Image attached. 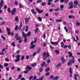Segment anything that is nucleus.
I'll return each instance as SVG.
<instances>
[{
  "label": "nucleus",
  "instance_id": "c756f323",
  "mask_svg": "<svg viewBox=\"0 0 80 80\" xmlns=\"http://www.w3.org/2000/svg\"><path fill=\"white\" fill-rule=\"evenodd\" d=\"M38 20L39 22H41L42 20V18L41 17H38Z\"/></svg>",
  "mask_w": 80,
  "mask_h": 80
},
{
  "label": "nucleus",
  "instance_id": "ea45409f",
  "mask_svg": "<svg viewBox=\"0 0 80 80\" xmlns=\"http://www.w3.org/2000/svg\"><path fill=\"white\" fill-rule=\"evenodd\" d=\"M20 59L17 58L15 61V62H18L20 61Z\"/></svg>",
  "mask_w": 80,
  "mask_h": 80
},
{
  "label": "nucleus",
  "instance_id": "0eeeda50",
  "mask_svg": "<svg viewBox=\"0 0 80 80\" xmlns=\"http://www.w3.org/2000/svg\"><path fill=\"white\" fill-rule=\"evenodd\" d=\"M28 69V70H30L32 69V67H30V66H27L25 68V70H27Z\"/></svg>",
  "mask_w": 80,
  "mask_h": 80
},
{
  "label": "nucleus",
  "instance_id": "7c9ffc66",
  "mask_svg": "<svg viewBox=\"0 0 80 80\" xmlns=\"http://www.w3.org/2000/svg\"><path fill=\"white\" fill-rule=\"evenodd\" d=\"M8 11L9 13H11V11H10V8H8Z\"/></svg>",
  "mask_w": 80,
  "mask_h": 80
},
{
  "label": "nucleus",
  "instance_id": "473e14b6",
  "mask_svg": "<svg viewBox=\"0 0 80 80\" xmlns=\"http://www.w3.org/2000/svg\"><path fill=\"white\" fill-rule=\"evenodd\" d=\"M55 52L57 54H58V53H59L60 52V51H59V50H55Z\"/></svg>",
  "mask_w": 80,
  "mask_h": 80
},
{
  "label": "nucleus",
  "instance_id": "4c0bfd02",
  "mask_svg": "<svg viewBox=\"0 0 80 80\" xmlns=\"http://www.w3.org/2000/svg\"><path fill=\"white\" fill-rule=\"evenodd\" d=\"M76 25L78 27H79V26H80V22H76Z\"/></svg>",
  "mask_w": 80,
  "mask_h": 80
},
{
  "label": "nucleus",
  "instance_id": "79ce46f5",
  "mask_svg": "<svg viewBox=\"0 0 80 80\" xmlns=\"http://www.w3.org/2000/svg\"><path fill=\"white\" fill-rule=\"evenodd\" d=\"M60 7L61 9H63V8H64V6H63V4H62L61 5Z\"/></svg>",
  "mask_w": 80,
  "mask_h": 80
},
{
  "label": "nucleus",
  "instance_id": "a18cd8bd",
  "mask_svg": "<svg viewBox=\"0 0 80 80\" xmlns=\"http://www.w3.org/2000/svg\"><path fill=\"white\" fill-rule=\"evenodd\" d=\"M50 70V68H47L46 69L45 72H48Z\"/></svg>",
  "mask_w": 80,
  "mask_h": 80
},
{
  "label": "nucleus",
  "instance_id": "603ef678",
  "mask_svg": "<svg viewBox=\"0 0 80 80\" xmlns=\"http://www.w3.org/2000/svg\"><path fill=\"white\" fill-rule=\"evenodd\" d=\"M62 61L61 62V63L62 64H63V63H64V62H65V59H64L63 60H62Z\"/></svg>",
  "mask_w": 80,
  "mask_h": 80
},
{
  "label": "nucleus",
  "instance_id": "7ed1b4c3",
  "mask_svg": "<svg viewBox=\"0 0 80 80\" xmlns=\"http://www.w3.org/2000/svg\"><path fill=\"white\" fill-rule=\"evenodd\" d=\"M16 11H17V9H16V8H13L12 10L11 11V14L14 15V14L15 13V12H16Z\"/></svg>",
  "mask_w": 80,
  "mask_h": 80
},
{
  "label": "nucleus",
  "instance_id": "bb28decb",
  "mask_svg": "<svg viewBox=\"0 0 80 80\" xmlns=\"http://www.w3.org/2000/svg\"><path fill=\"white\" fill-rule=\"evenodd\" d=\"M20 55H18L16 56L17 58H18V59H20Z\"/></svg>",
  "mask_w": 80,
  "mask_h": 80
},
{
  "label": "nucleus",
  "instance_id": "4d7b16f0",
  "mask_svg": "<svg viewBox=\"0 0 80 80\" xmlns=\"http://www.w3.org/2000/svg\"><path fill=\"white\" fill-rule=\"evenodd\" d=\"M36 79H37V76L36 75H35L34 76V78L32 79V80H36Z\"/></svg>",
  "mask_w": 80,
  "mask_h": 80
},
{
  "label": "nucleus",
  "instance_id": "c85d7f7f",
  "mask_svg": "<svg viewBox=\"0 0 80 80\" xmlns=\"http://www.w3.org/2000/svg\"><path fill=\"white\" fill-rule=\"evenodd\" d=\"M30 34H31V32L29 31L28 33L27 34V37H29V36L30 35Z\"/></svg>",
  "mask_w": 80,
  "mask_h": 80
},
{
  "label": "nucleus",
  "instance_id": "3c124183",
  "mask_svg": "<svg viewBox=\"0 0 80 80\" xmlns=\"http://www.w3.org/2000/svg\"><path fill=\"white\" fill-rule=\"evenodd\" d=\"M78 2H77V1H75L74 2V5H77L78 4Z\"/></svg>",
  "mask_w": 80,
  "mask_h": 80
},
{
  "label": "nucleus",
  "instance_id": "b1692460",
  "mask_svg": "<svg viewBox=\"0 0 80 80\" xmlns=\"http://www.w3.org/2000/svg\"><path fill=\"white\" fill-rule=\"evenodd\" d=\"M40 51H41V48H38L37 52L40 53Z\"/></svg>",
  "mask_w": 80,
  "mask_h": 80
},
{
  "label": "nucleus",
  "instance_id": "9b49d317",
  "mask_svg": "<svg viewBox=\"0 0 80 80\" xmlns=\"http://www.w3.org/2000/svg\"><path fill=\"white\" fill-rule=\"evenodd\" d=\"M69 18L71 19V18H72V19H75V16L73 15H70L68 16Z\"/></svg>",
  "mask_w": 80,
  "mask_h": 80
},
{
  "label": "nucleus",
  "instance_id": "9d476101",
  "mask_svg": "<svg viewBox=\"0 0 80 80\" xmlns=\"http://www.w3.org/2000/svg\"><path fill=\"white\" fill-rule=\"evenodd\" d=\"M51 44H52V45H54V44H55V45H58V41L57 42H53V41H51Z\"/></svg>",
  "mask_w": 80,
  "mask_h": 80
},
{
  "label": "nucleus",
  "instance_id": "dca6fc26",
  "mask_svg": "<svg viewBox=\"0 0 80 80\" xmlns=\"http://www.w3.org/2000/svg\"><path fill=\"white\" fill-rule=\"evenodd\" d=\"M61 63H59L57 66V68H59V67H61Z\"/></svg>",
  "mask_w": 80,
  "mask_h": 80
},
{
  "label": "nucleus",
  "instance_id": "412c9836",
  "mask_svg": "<svg viewBox=\"0 0 80 80\" xmlns=\"http://www.w3.org/2000/svg\"><path fill=\"white\" fill-rule=\"evenodd\" d=\"M15 20L16 22H18V16H16L15 17Z\"/></svg>",
  "mask_w": 80,
  "mask_h": 80
},
{
  "label": "nucleus",
  "instance_id": "20e7f679",
  "mask_svg": "<svg viewBox=\"0 0 80 80\" xmlns=\"http://www.w3.org/2000/svg\"><path fill=\"white\" fill-rule=\"evenodd\" d=\"M6 29L8 35L9 36L11 35V32H10V29L8 28H7Z\"/></svg>",
  "mask_w": 80,
  "mask_h": 80
},
{
  "label": "nucleus",
  "instance_id": "72a5a7b5",
  "mask_svg": "<svg viewBox=\"0 0 80 80\" xmlns=\"http://www.w3.org/2000/svg\"><path fill=\"white\" fill-rule=\"evenodd\" d=\"M36 65H37L36 63H33V64H31V66L32 67H35V66H36Z\"/></svg>",
  "mask_w": 80,
  "mask_h": 80
},
{
  "label": "nucleus",
  "instance_id": "864d4df0",
  "mask_svg": "<svg viewBox=\"0 0 80 80\" xmlns=\"http://www.w3.org/2000/svg\"><path fill=\"white\" fill-rule=\"evenodd\" d=\"M24 60V56L22 55L21 57V60Z\"/></svg>",
  "mask_w": 80,
  "mask_h": 80
},
{
  "label": "nucleus",
  "instance_id": "f8f14e48",
  "mask_svg": "<svg viewBox=\"0 0 80 80\" xmlns=\"http://www.w3.org/2000/svg\"><path fill=\"white\" fill-rule=\"evenodd\" d=\"M46 65V63L45 62H43L41 65L42 67H44Z\"/></svg>",
  "mask_w": 80,
  "mask_h": 80
},
{
  "label": "nucleus",
  "instance_id": "cd10ccee",
  "mask_svg": "<svg viewBox=\"0 0 80 80\" xmlns=\"http://www.w3.org/2000/svg\"><path fill=\"white\" fill-rule=\"evenodd\" d=\"M77 77H78V75H77V74L75 75L74 76V78L75 80H78V79L77 78Z\"/></svg>",
  "mask_w": 80,
  "mask_h": 80
},
{
  "label": "nucleus",
  "instance_id": "39448f33",
  "mask_svg": "<svg viewBox=\"0 0 80 80\" xmlns=\"http://www.w3.org/2000/svg\"><path fill=\"white\" fill-rule=\"evenodd\" d=\"M36 10L38 13H43V10H40L38 8H36Z\"/></svg>",
  "mask_w": 80,
  "mask_h": 80
},
{
  "label": "nucleus",
  "instance_id": "5fc2aeb1",
  "mask_svg": "<svg viewBox=\"0 0 80 80\" xmlns=\"http://www.w3.org/2000/svg\"><path fill=\"white\" fill-rule=\"evenodd\" d=\"M12 46H13V47H15V42H12Z\"/></svg>",
  "mask_w": 80,
  "mask_h": 80
},
{
  "label": "nucleus",
  "instance_id": "5701e85b",
  "mask_svg": "<svg viewBox=\"0 0 80 80\" xmlns=\"http://www.w3.org/2000/svg\"><path fill=\"white\" fill-rule=\"evenodd\" d=\"M18 26H16L14 30L16 31H17V30H18Z\"/></svg>",
  "mask_w": 80,
  "mask_h": 80
},
{
  "label": "nucleus",
  "instance_id": "393cba45",
  "mask_svg": "<svg viewBox=\"0 0 80 80\" xmlns=\"http://www.w3.org/2000/svg\"><path fill=\"white\" fill-rule=\"evenodd\" d=\"M70 62L71 63H73L74 62H75V60H74L73 59H71L70 60Z\"/></svg>",
  "mask_w": 80,
  "mask_h": 80
},
{
  "label": "nucleus",
  "instance_id": "680f3d73",
  "mask_svg": "<svg viewBox=\"0 0 80 80\" xmlns=\"http://www.w3.org/2000/svg\"><path fill=\"white\" fill-rule=\"evenodd\" d=\"M20 50L18 49V51L16 52V53L18 54H19L20 53Z\"/></svg>",
  "mask_w": 80,
  "mask_h": 80
},
{
  "label": "nucleus",
  "instance_id": "0e129e2a",
  "mask_svg": "<svg viewBox=\"0 0 80 80\" xmlns=\"http://www.w3.org/2000/svg\"><path fill=\"white\" fill-rule=\"evenodd\" d=\"M60 10V8H59L57 9H55L54 10V11H58V10Z\"/></svg>",
  "mask_w": 80,
  "mask_h": 80
},
{
  "label": "nucleus",
  "instance_id": "a878e982",
  "mask_svg": "<svg viewBox=\"0 0 80 80\" xmlns=\"http://www.w3.org/2000/svg\"><path fill=\"white\" fill-rule=\"evenodd\" d=\"M38 28H36L35 31V33L36 34L37 33V32H38Z\"/></svg>",
  "mask_w": 80,
  "mask_h": 80
},
{
  "label": "nucleus",
  "instance_id": "a19ab883",
  "mask_svg": "<svg viewBox=\"0 0 80 80\" xmlns=\"http://www.w3.org/2000/svg\"><path fill=\"white\" fill-rule=\"evenodd\" d=\"M28 27L27 26L26 27V29H25V32H27L28 31Z\"/></svg>",
  "mask_w": 80,
  "mask_h": 80
},
{
  "label": "nucleus",
  "instance_id": "c9c22d12",
  "mask_svg": "<svg viewBox=\"0 0 80 80\" xmlns=\"http://www.w3.org/2000/svg\"><path fill=\"white\" fill-rule=\"evenodd\" d=\"M73 2H70L68 3L69 5H70V6L73 5Z\"/></svg>",
  "mask_w": 80,
  "mask_h": 80
},
{
  "label": "nucleus",
  "instance_id": "69168bd1",
  "mask_svg": "<svg viewBox=\"0 0 80 80\" xmlns=\"http://www.w3.org/2000/svg\"><path fill=\"white\" fill-rule=\"evenodd\" d=\"M0 68H3V66H2V65L0 64Z\"/></svg>",
  "mask_w": 80,
  "mask_h": 80
},
{
  "label": "nucleus",
  "instance_id": "de8ad7c7",
  "mask_svg": "<svg viewBox=\"0 0 80 80\" xmlns=\"http://www.w3.org/2000/svg\"><path fill=\"white\" fill-rule=\"evenodd\" d=\"M53 75H51L49 77V79L50 80H52V78L53 79Z\"/></svg>",
  "mask_w": 80,
  "mask_h": 80
},
{
  "label": "nucleus",
  "instance_id": "49530a36",
  "mask_svg": "<svg viewBox=\"0 0 80 80\" xmlns=\"http://www.w3.org/2000/svg\"><path fill=\"white\" fill-rule=\"evenodd\" d=\"M8 64L5 63L4 64V66L5 67H8Z\"/></svg>",
  "mask_w": 80,
  "mask_h": 80
},
{
  "label": "nucleus",
  "instance_id": "e2e57ef3",
  "mask_svg": "<svg viewBox=\"0 0 80 80\" xmlns=\"http://www.w3.org/2000/svg\"><path fill=\"white\" fill-rule=\"evenodd\" d=\"M15 5H18V2L17 1H15Z\"/></svg>",
  "mask_w": 80,
  "mask_h": 80
},
{
  "label": "nucleus",
  "instance_id": "f3484780",
  "mask_svg": "<svg viewBox=\"0 0 80 80\" xmlns=\"http://www.w3.org/2000/svg\"><path fill=\"white\" fill-rule=\"evenodd\" d=\"M22 35L24 38H27V35H26V34H25V33H24V32H22Z\"/></svg>",
  "mask_w": 80,
  "mask_h": 80
},
{
  "label": "nucleus",
  "instance_id": "ddd939ff",
  "mask_svg": "<svg viewBox=\"0 0 80 80\" xmlns=\"http://www.w3.org/2000/svg\"><path fill=\"white\" fill-rule=\"evenodd\" d=\"M58 78H59V77H58V76H56L54 78L53 77V78L52 79V80H58Z\"/></svg>",
  "mask_w": 80,
  "mask_h": 80
},
{
  "label": "nucleus",
  "instance_id": "423d86ee",
  "mask_svg": "<svg viewBox=\"0 0 80 80\" xmlns=\"http://www.w3.org/2000/svg\"><path fill=\"white\" fill-rule=\"evenodd\" d=\"M68 2H69L68 0H61L60 1V2H61V3L64 2L65 3H68Z\"/></svg>",
  "mask_w": 80,
  "mask_h": 80
},
{
  "label": "nucleus",
  "instance_id": "09e8293b",
  "mask_svg": "<svg viewBox=\"0 0 80 80\" xmlns=\"http://www.w3.org/2000/svg\"><path fill=\"white\" fill-rule=\"evenodd\" d=\"M37 38H35V39H34V43H36V42H37Z\"/></svg>",
  "mask_w": 80,
  "mask_h": 80
},
{
  "label": "nucleus",
  "instance_id": "774afa93",
  "mask_svg": "<svg viewBox=\"0 0 80 80\" xmlns=\"http://www.w3.org/2000/svg\"><path fill=\"white\" fill-rule=\"evenodd\" d=\"M43 78H44V76H42V78L39 79L38 80H43Z\"/></svg>",
  "mask_w": 80,
  "mask_h": 80
},
{
  "label": "nucleus",
  "instance_id": "8fccbe9b",
  "mask_svg": "<svg viewBox=\"0 0 80 80\" xmlns=\"http://www.w3.org/2000/svg\"><path fill=\"white\" fill-rule=\"evenodd\" d=\"M50 62V59H48L47 61V63H49Z\"/></svg>",
  "mask_w": 80,
  "mask_h": 80
},
{
  "label": "nucleus",
  "instance_id": "4be33fe9",
  "mask_svg": "<svg viewBox=\"0 0 80 80\" xmlns=\"http://www.w3.org/2000/svg\"><path fill=\"white\" fill-rule=\"evenodd\" d=\"M41 5H42V6H44L46 5V2H43L40 4Z\"/></svg>",
  "mask_w": 80,
  "mask_h": 80
},
{
  "label": "nucleus",
  "instance_id": "f03ea898",
  "mask_svg": "<svg viewBox=\"0 0 80 80\" xmlns=\"http://www.w3.org/2000/svg\"><path fill=\"white\" fill-rule=\"evenodd\" d=\"M49 57H50L49 53L48 52L46 53V52H44L43 53V57L44 58L42 59L43 60H45L47 59V58H49Z\"/></svg>",
  "mask_w": 80,
  "mask_h": 80
},
{
  "label": "nucleus",
  "instance_id": "bf43d9fd",
  "mask_svg": "<svg viewBox=\"0 0 80 80\" xmlns=\"http://www.w3.org/2000/svg\"><path fill=\"white\" fill-rule=\"evenodd\" d=\"M54 14L55 15V16H58V12H55Z\"/></svg>",
  "mask_w": 80,
  "mask_h": 80
},
{
  "label": "nucleus",
  "instance_id": "f704fd0d",
  "mask_svg": "<svg viewBox=\"0 0 80 80\" xmlns=\"http://www.w3.org/2000/svg\"><path fill=\"white\" fill-rule=\"evenodd\" d=\"M69 73H72V69L71 68H69Z\"/></svg>",
  "mask_w": 80,
  "mask_h": 80
},
{
  "label": "nucleus",
  "instance_id": "6e6552de",
  "mask_svg": "<svg viewBox=\"0 0 80 80\" xmlns=\"http://www.w3.org/2000/svg\"><path fill=\"white\" fill-rule=\"evenodd\" d=\"M30 20V18H26L25 19V23L26 24H27L28 22Z\"/></svg>",
  "mask_w": 80,
  "mask_h": 80
},
{
  "label": "nucleus",
  "instance_id": "58836bf2",
  "mask_svg": "<svg viewBox=\"0 0 80 80\" xmlns=\"http://www.w3.org/2000/svg\"><path fill=\"white\" fill-rule=\"evenodd\" d=\"M22 78V75L19 74V76L18 77V80L19 79H20Z\"/></svg>",
  "mask_w": 80,
  "mask_h": 80
},
{
  "label": "nucleus",
  "instance_id": "13d9d810",
  "mask_svg": "<svg viewBox=\"0 0 80 80\" xmlns=\"http://www.w3.org/2000/svg\"><path fill=\"white\" fill-rule=\"evenodd\" d=\"M5 23V21H3L2 22L0 25H4Z\"/></svg>",
  "mask_w": 80,
  "mask_h": 80
},
{
  "label": "nucleus",
  "instance_id": "6e6d98bb",
  "mask_svg": "<svg viewBox=\"0 0 80 80\" xmlns=\"http://www.w3.org/2000/svg\"><path fill=\"white\" fill-rule=\"evenodd\" d=\"M41 2H42V0H38L37 1V2L38 3H40Z\"/></svg>",
  "mask_w": 80,
  "mask_h": 80
},
{
  "label": "nucleus",
  "instance_id": "a211bd4d",
  "mask_svg": "<svg viewBox=\"0 0 80 80\" xmlns=\"http://www.w3.org/2000/svg\"><path fill=\"white\" fill-rule=\"evenodd\" d=\"M28 70H26L23 71V73H25V74H27V73H28Z\"/></svg>",
  "mask_w": 80,
  "mask_h": 80
},
{
  "label": "nucleus",
  "instance_id": "1a4fd4ad",
  "mask_svg": "<svg viewBox=\"0 0 80 80\" xmlns=\"http://www.w3.org/2000/svg\"><path fill=\"white\" fill-rule=\"evenodd\" d=\"M20 25L19 26V27H18V30H20L22 29V22H20Z\"/></svg>",
  "mask_w": 80,
  "mask_h": 80
},
{
  "label": "nucleus",
  "instance_id": "aec40b11",
  "mask_svg": "<svg viewBox=\"0 0 80 80\" xmlns=\"http://www.w3.org/2000/svg\"><path fill=\"white\" fill-rule=\"evenodd\" d=\"M35 47V45L33 44V45H31V46L30 47V48L33 49V48Z\"/></svg>",
  "mask_w": 80,
  "mask_h": 80
},
{
  "label": "nucleus",
  "instance_id": "2eb2a0df",
  "mask_svg": "<svg viewBox=\"0 0 80 80\" xmlns=\"http://www.w3.org/2000/svg\"><path fill=\"white\" fill-rule=\"evenodd\" d=\"M68 54L69 55V57H72V52H69L68 53Z\"/></svg>",
  "mask_w": 80,
  "mask_h": 80
},
{
  "label": "nucleus",
  "instance_id": "c03bdc74",
  "mask_svg": "<svg viewBox=\"0 0 80 80\" xmlns=\"http://www.w3.org/2000/svg\"><path fill=\"white\" fill-rule=\"evenodd\" d=\"M32 78H33V76L32 75L29 77V80H32Z\"/></svg>",
  "mask_w": 80,
  "mask_h": 80
},
{
  "label": "nucleus",
  "instance_id": "f257e3e1",
  "mask_svg": "<svg viewBox=\"0 0 80 80\" xmlns=\"http://www.w3.org/2000/svg\"><path fill=\"white\" fill-rule=\"evenodd\" d=\"M14 38H16V41H18V40H19L18 41L19 43H22V40L20 39V38H21L20 37H18V33H15Z\"/></svg>",
  "mask_w": 80,
  "mask_h": 80
},
{
  "label": "nucleus",
  "instance_id": "e433bc0d",
  "mask_svg": "<svg viewBox=\"0 0 80 80\" xmlns=\"http://www.w3.org/2000/svg\"><path fill=\"white\" fill-rule=\"evenodd\" d=\"M73 8V5L69 6V9H71L72 8Z\"/></svg>",
  "mask_w": 80,
  "mask_h": 80
},
{
  "label": "nucleus",
  "instance_id": "2f4dec72",
  "mask_svg": "<svg viewBox=\"0 0 80 80\" xmlns=\"http://www.w3.org/2000/svg\"><path fill=\"white\" fill-rule=\"evenodd\" d=\"M28 41V39H27V38H24V42L26 43V42H27Z\"/></svg>",
  "mask_w": 80,
  "mask_h": 80
},
{
  "label": "nucleus",
  "instance_id": "338daca9",
  "mask_svg": "<svg viewBox=\"0 0 80 80\" xmlns=\"http://www.w3.org/2000/svg\"><path fill=\"white\" fill-rule=\"evenodd\" d=\"M43 70V68H41L39 69V72H42Z\"/></svg>",
  "mask_w": 80,
  "mask_h": 80
},
{
  "label": "nucleus",
  "instance_id": "6ab92c4d",
  "mask_svg": "<svg viewBox=\"0 0 80 80\" xmlns=\"http://www.w3.org/2000/svg\"><path fill=\"white\" fill-rule=\"evenodd\" d=\"M72 63L71 62H68V66H72Z\"/></svg>",
  "mask_w": 80,
  "mask_h": 80
},
{
  "label": "nucleus",
  "instance_id": "37998d69",
  "mask_svg": "<svg viewBox=\"0 0 80 80\" xmlns=\"http://www.w3.org/2000/svg\"><path fill=\"white\" fill-rule=\"evenodd\" d=\"M5 60L6 62H9V61H10L9 59L8 58H6L5 59Z\"/></svg>",
  "mask_w": 80,
  "mask_h": 80
},
{
  "label": "nucleus",
  "instance_id": "4468645a",
  "mask_svg": "<svg viewBox=\"0 0 80 80\" xmlns=\"http://www.w3.org/2000/svg\"><path fill=\"white\" fill-rule=\"evenodd\" d=\"M3 1L2 0L1 3H0V5L1 6V7L2 8L3 7Z\"/></svg>",
  "mask_w": 80,
  "mask_h": 80
},
{
  "label": "nucleus",
  "instance_id": "052dcab7",
  "mask_svg": "<svg viewBox=\"0 0 80 80\" xmlns=\"http://www.w3.org/2000/svg\"><path fill=\"white\" fill-rule=\"evenodd\" d=\"M1 38H2V39H4V40H6V38H5V37H4V36H1Z\"/></svg>",
  "mask_w": 80,
  "mask_h": 80
}]
</instances>
